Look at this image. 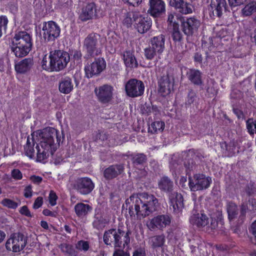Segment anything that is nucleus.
Here are the masks:
<instances>
[{
  "mask_svg": "<svg viewBox=\"0 0 256 256\" xmlns=\"http://www.w3.org/2000/svg\"><path fill=\"white\" fill-rule=\"evenodd\" d=\"M229 6L226 0H211L208 6V14L212 19L220 18L227 12H230V8L234 13L238 10V6L244 4L246 0H228Z\"/></svg>",
  "mask_w": 256,
  "mask_h": 256,
  "instance_id": "f03ea898",
  "label": "nucleus"
},
{
  "mask_svg": "<svg viewBox=\"0 0 256 256\" xmlns=\"http://www.w3.org/2000/svg\"><path fill=\"white\" fill-rule=\"evenodd\" d=\"M158 92L162 96H166L174 91V77L166 72L158 79Z\"/></svg>",
  "mask_w": 256,
  "mask_h": 256,
  "instance_id": "2eb2a0df",
  "label": "nucleus"
},
{
  "mask_svg": "<svg viewBox=\"0 0 256 256\" xmlns=\"http://www.w3.org/2000/svg\"><path fill=\"white\" fill-rule=\"evenodd\" d=\"M184 166L186 168V174L188 175V176H190L191 172L194 171L196 167L195 160L188 154L184 161Z\"/></svg>",
  "mask_w": 256,
  "mask_h": 256,
  "instance_id": "c9c22d12",
  "label": "nucleus"
},
{
  "mask_svg": "<svg viewBox=\"0 0 256 256\" xmlns=\"http://www.w3.org/2000/svg\"><path fill=\"white\" fill-rule=\"evenodd\" d=\"M228 34V32L226 28H222L219 30L216 31V36L219 38H223L226 36Z\"/></svg>",
  "mask_w": 256,
  "mask_h": 256,
  "instance_id": "e2e57ef3",
  "label": "nucleus"
},
{
  "mask_svg": "<svg viewBox=\"0 0 256 256\" xmlns=\"http://www.w3.org/2000/svg\"><path fill=\"white\" fill-rule=\"evenodd\" d=\"M171 218L168 214L158 215L153 218L150 224H170Z\"/></svg>",
  "mask_w": 256,
  "mask_h": 256,
  "instance_id": "e433bc0d",
  "label": "nucleus"
},
{
  "mask_svg": "<svg viewBox=\"0 0 256 256\" xmlns=\"http://www.w3.org/2000/svg\"><path fill=\"white\" fill-rule=\"evenodd\" d=\"M43 38L46 42H54L60 36V28L56 22L49 21L43 23Z\"/></svg>",
  "mask_w": 256,
  "mask_h": 256,
  "instance_id": "f8f14e48",
  "label": "nucleus"
},
{
  "mask_svg": "<svg viewBox=\"0 0 256 256\" xmlns=\"http://www.w3.org/2000/svg\"><path fill=\"white\" fill-rule=\"evenodd\" d=\"M8 20L6 16H0V38L3 33L6 34Z\"/></svg>",
  "mask_w": 256,
  "mask_h": 256,
  "instance_id": "49530a36",
  "label": "nucleus"
},
{
  "mask_svg": "<svg viewBox=\"0 0 256 256\" xmlns=\"http://www.w3.org/2000/svg\"><path fill=\"white\" fill-rule=\"evenodd\" d=\"M165 36L160 34L152 38L148 44L154 48L158 52V54H161L164 49Z\"/></svg>",
  "mask_w": 256,
  "mask_h": 256,
  "instance_id": "b1692460",
  "label": "nucleus"
},
{
  "mask_svg": "<svg viewBox=\"0 0 256 256\" xmlns=\"http://www.w3.org/2000/svg\"><path fill=\"white\" fill-rule=\"evenodd\" d=\"M180 28L182 32L188 38L194 35L200 26V21L196 17H180Z\"/></svg>",
  "mask_w": 256,
  "mask_h": 256,
  "instance_id": "9d476101",
  "label": "nucleus"
},
{
  "mask_svg": "<svg viewBox=\"0 0 256 256\" xmlns=\"http://www.w3.org/2000/svg\"><path fill=\"white\" fill-rule=\"evenodd\" d=\"M132 256H146V250L144 247H140L135 249Z\"/></svg>",
  "mask_w": 256,
  "mask_h": 256,
  "instance_id": "13d9d810",
  "label": "nucleus"
},
{
  "mask_svg": "<svg viewBox=\"0 0 256 256\" xmlns=\"http://www.w3.org/2000/svg\"><path fill=\"white\" fill-rule=\"evenodd\" d=\"M158 188L164 192L171 193L174 189L173 181L168 176H164L158 180Z\"/></svg>",
  "mask_w": 256,
  "mask_h": 256,
  "instance_id": "5701e85b",
  "label": "nucleus"
},
{
  "mask_svg": "<svg viewBox=\"0 0 256 256\" xmlns=\"http://www.w3.org/2000/svg\"><path fill=\"white\" fill-rule=\"evenodd\" d=\"M35 133L40 138V144H42L44 147H52L53 150H57L60 142H62L64 140L63 130L60 133L57 130L52 127L38 130Z\"/></svg>",
  "mask_w": 256,
  "mask_h": 256,
  "instance_id": "7ed1b4c3",
  "label": "nucleus"
},
{
  "mask_svg": "<svg viewBox=\"0 0 256 256\" xmlns=\"http://www.w3.org/2000/svg\"><path fill=\"white\" fill-rule=\"evenodd\" d=\"M165 127V124L162 121H156L152 123L151 126L148 128V132L152 134L158 133L163 131Z\"/></svg>",
  "mask_w": 256,
  "mask_h": 256,
  "instance_id": "a19ab883",
  "label": "nucleus"
},
{
  "mask_svg": "<svg viewBox=\"0 0 256 256\" xmlns=\"http://www.w3.org/2000/svg\"><path fill=\"white\" fill-rule=\"evenodd\" d=\"M159 206L158 200L154 196L142 192L130 196L123 204L122 209L128 210L130 216L136 214L141 218L156 211Z\"/></svg>",
  "mask_w": 256,
  "mask_h": 256,
  "instance_id": "f257e3e1",
  "label": "nucleus"
},
{
  "mask_svg": "<svg viewBox=\"0 0 256 256\" xmlns=\"http://www.w3.org/2000/svg\"><path fill=\"white\" fill-rule=\"evenodd\" d=\"M34 142L33 139L30 140L29 137L27 138L26 145L24 147V152L26 156L30 158L34 156L35 150L34 149Z\"/></svg>",
  "mask_w": 256,
  "mask_h": 256,
  "instance_id": "4c0bfd02",
  "label": "nucleus"
},
{
  "mask_svg": "<svg viewBox=\"0 0 256 256\" xmlns=\"http://www.w3.org/2000/svg\"><path fill=\"white\" fill-rule=\"evenodd\" d=\"M190 222L191 224H208L209 218L204 212L196 213L193 210Z\"/></svg>",
  "mask_w": 256,
  "mask_h": 256,
  "instance_id": "c756f323",
  "label": "nucleus"
},
{
  "mask_svg": "<svg viewBox=\"0 0 256 256\" xmlns=\"http://www.w3.org/2000/svg\"><path fill=\"white\" fill-rule=\"evenodd\" d=\"M11 176L13 178L16 180H20L22 178V174L18 169H14L12 170Z\"/></svg>",
  "mask_w": 256,
  "mask_h": 256,
  "instance_id": "052dcab7",
  "label": "nucleus"
},
{
  "mask_svg": "<svg viewBox=\"0 0 256 256\" xmlns=\"http://www.w3.org/2000/svg\"><path fill=\"white\" fill-rule=\"evenodd\" d=\"M58 88L62 93L64 94L70 93L74 88L72 78L68 76L62 78L59 82Z\"/></svg>",
  "mask_w": 256,
  "mask_h": 256,
  "instance_id": "c85d7f7f",
  "label": "nucleus"
},
{
  "mask_svg": "<svg viewBox=\"0 0 256 256\" xmlns=\"http://www.w3.org/2000/svg\"><path fill=\"white\" fill-rule=\"evenodd\" d=\"M246 128L248 132L250 135L256 134V120H254L252 118H249L246 122Z\"/></svg>",
  "mask_w": 256,
  "mask_h": 256,
  "instance_id": "de8ad7c7",
  "label": "nucleus"
},
{
  "mask_svg": "<svg viewBox=\"0 0 256 256\" xmlns=\"http://www.w3.org/2000/svg\"><path fill=\"white\" fill-rule=\"evenodd\" d=\"M241 13L244 17L249 16L254 14H256V0L252 1L246 4L241 10Z\"/></svg>",
  "mask_w": 256,
  "mask_h": 256,
  "instance_id": "72a5a7b5",
  "label": "nucleus"
},
{
  "mask_svg": "<svg viewBox=\"0 0 256 256\" xmlns=\"http://www.w3.org/2000/svg\"><path fill=\"white\" fill-rule=\"evenodd\" d=\"M188 80L194 85L200 86L202 84V73L198 70L192 68L186 72Z\"/></svg>",
  "mask_w": 256,
  "mask_h": 256,
  "instance_id": "a878e982",
  "label": "nucleus"
},
{
  "mask_svg": "<svg viewBox=\"0 0 256 256\" xmlns=\"http://www.w3.org/2000/svg\"><path fill=\"white\" fill-rule=\"evenodd\" d=\"M34 65L33 60L31 58H26L16 64L15 70L17 73L24 74L29 72Z\"/></svg>",
  "mask_w": 256,
  "mask_h": 256,
  "instance_id": "4be33fe9",
  "label": "nucleus"
},
{
  "mask_svg": "<svg viewBox=\"0 0 256 256\" xmlns=\"http://www.w3.org/2000/svg\"><path fill=\"white\" fill-rule=\"evenodd\" d=\"M113 88L108 84H104L96 88L94 92L98 100L102 104L109 102L112 98Z\"/></svg>",
  "mask_w": 256,
  "mask_h": 256,
  "instance_id": "a211bd4d",
  "label": "nucleus"
},
{
  "mask_svg": "<svg viewBox=\"0 0 256 256\" xmlns=\"http://www.w3.org/2000/svg\"><path fill=\"white\" fill-rule=\"evenodd\" d=\"M92 210V206L82 202L78 203L74 206L76 214L78 217L83 218L85 216L88 212H90Z\"/></svg>",
  "mask_w": 256,
  "mask_h": 256,
  "instance_id": "7c9ffc66",
  "label": "nucleus"
},
{
  "mask_svg": "<svg viewBox=\"0 0 256 256\" xmlns=\"http://www.w3.org/2000/svg\"><path fill=\"white\" fill-rule=\"evenodd\" d=\"M152 104L150 102H145L142 106L141 110L143 114L149 115L152 112Z\"/></svg>",
  "mask_w": 256,
  "mask_h": 256,
  "instance_id": "5fc2aeb1",
  "label": "nucleus"
},
{
  "mask_svg": "<svg viewBox=\"0 0 256 256\" xmlns=\"http://www.w3.org/2000/svg\"><path fill=\"white\" fill-rule=\"evenodd\" d=\"M210 224H222L224 223L222 212L216 210L211 214Z\"/></svg>",
  "mask_w": 256,
  "mask_h": 256,
  "instance_id": "a18cd8bd",
  "label": "nucleus"
},
{
  "mask_svg": "<svg viewBox=\"0 0 256 256\" xmlns=\"http://www.w3.org/2000/svg\"><path fill=\"white\" fill-rule=\"evenodd\" d=\"M112 256H130L129 252L122 250H116Z\"/></svg>",
  "mask_w": 256,
  "mask_h": 256,
  "instance_id": "774afa93",
  "label": "nucleus"
},
{
  "mask_svg": "<svg viewBox=\"0 0 256 256\" xmlns=\"http://www.w3.org/2000/svg\"><path fill=\"white\" fill-rule=\"evenodd\" d=\"M42 198L40 196L38 197L34 202L33 208L34 209L38 208L42 206Z\"/></svg>",
  "mask_w": 256,
  "mask_h": 256,
  "instance_id": "338daca9",
  "label": "nucleus"
},
{
  "mask_svg": "<svg viewBox=\"0 0 256 256\" xmlns=\"http://www.w3.org/2000/svg\"><path fill=\"white\" fill-rule=\"evenodd\" d=\"M123 23L128 28L134 24V28L140 34L148 32L152 27V21L148 16H144L138 12L130 11L125 14Z\"/></svg>",
  "mask_w": 256,
  "mask_h": 256,
  "instance_id": "20e7f679",
  "label": "nucleus"
},
{
  "mask_svg": "<svg viewBox=\"0 0 256 256\" xmlns=\"http://www.w3.org/2000/svg\"><path fill=\"white\" fill-rule=\"evenodd\" d=\"M194 62L198 63L200 64H202L204 60V63L207 64L208 59L210 58L208 51H205L204 52H196L194 54L193 56Z\"/></svg>",
  "mask_w": 256,
  "mask_h": 256,
  "instance_id": "58836bf2",
  "label": "nucleus"
},
{
  "mask_svg": "<svg viewBox=\"0 0 256 256\" xmlns=\"http://www.w3.org/2000/svg\"><path fill=\"white\" fill-rule=\"evenodd\" d=\"M1 203L4 206L9 208L16 209L20 204V202H16L10 199L6 198L2 201Z\"/></svg>",
  "mask_w": 256,
  "mask_h": 256,
  "instance_id": "09e8293b",
  "label": "nucleus"
},
{
  "mask_svg": "<svg viewBox=\"0 0 256 256\" xmlns=\"http://www.w3.org/2000/svg\"><path fill=\"white\" fill-rule=\"evenodd\" d=\"M122 59L127 68L132 69L138 66V62L134 54L130 50L124 52Z\"/></svg>",
  "mask_w": 256,
  "mask_h": 256,
  "instance_id": "cd10ccee",
  "label": "nucleus"
},
{
  "mask_svg": "<svg viewBox=\"0 0 256 256\" xmlns=\"http://www.w3.org/2000/svg\"><path fill=\"white\" fill-rule=\"evenodd\" d=\"M98 18L96 4L92 2L87 4L82 10L79 18L83 22Z\"/></svg>",
  "mask_w": 256,
  "mask_h": 256,
  "instance_id": "f3484780",
  "label": "nucleus"
},
{
  "mask_svg": "<svg viewBox=\"0 0 256 256\" xmlns=\"http://www.w3.org/2000/svg\"><path fill=\"white\" fill-rule=\"evenodd\" d=\"M236 142L232 140L228 143L222 142L220 143V148L223 154L225 156L231 157L234 155Z\"/></svg>",
  "mask_w": 256,
  "mask_h": 256,
  "instance_id": "bb28decb",
  "label": "nucleus"
},
{
  "mask_svg": "<svg viewBox=\"0 0 256 256\" xmlns=\"http://www.w3.org/2000/svg\"><path fill=\"white\" fill-rule=\"evenodd\" d=\"M212 178L203 174H196L193 177L188 176V186L191 191L202 190L209 188Z\"/></svg>",
  "mask_w": 256,
  "mask_h": 256,
  "instance_id": "6e6552de",
  "label": "nucleus"
},
{
  "mask_svg": "<svg viewBox=\"0 0 256 256\" xmlns=\"http://www.w3.org/2000/svg\"><path fill=\"white\" fill-rule=\"evenodd\" d=\"M124 166L122 164L110 166L104 172V176L107 180H112L124 172Z\"/></svg>",
  "mask_w": 256,
  "mask_h": 256,
  "instance_id": "aec40b11",
  "label": "nucleus"
},
{
  "mask_svg": "<svg viewBox=\"0 0 256 256\" xmlns=\"http://www.w3.org/2000/svg\"><path fill=\"white\" fill-rule=\"evenodd\" d=\"M144 84L136 78L129 80L125 84L124 88L126 95L130 98L140 96L144 94Z\"/></svg>",
  "mask_w": 256,
  "mask_h": 256,
  "instance_id": "4468645a",
  "label": "nucleus"
},
{
  "mask_svg": "<svg viewBox=\"0 0 256 256\" xmlns=\"http://www.w3.org/2000/svg\"><path fill=\"white\" fill-rule=\"evenodd\" d=\"M52 61V58H50V55L48 57H47L46 55H45L42 61V68L49 72H55V68H54V66Z\"/></svg>",
  "mask_w": 256,
  "mask_h": 256,
  "instance_id": "f704fd0d",
  "label": "nucleus"
},
{
  "mask_svg": "<svg viewBox=\"0 0 256 256\" xmlns=\"http://www.w3.org/2000/svg\"><path fill=\"white\" fill-rule=\"evenodd\" d=\"M181 4L178 12L182 14H188L192 13L194 6L190 3L183 0Z\"/></svg>",
  "mask_w": 256,
  "mask_h": 256,
  "instance_id": "79ce46f5",
  "label": "nucleus"
},
{
  "mask_svg": "<svg viewBox=\"0 0 256 256\" xmlns=\"http://www.w3.org/2000/svg\"><path fill=\"white\" fill-rule=\"evenodd\" d=\"M102 38L96 32L88 34L84 38L83 47L86 52V56L95 58L100 55L103 48Z\"/></svg>",
  "mask_w": 256,
  "mask_h": 256,
  "instance_id": "423d86ee",
  "label": "nucleus"
},
{
  "mask_svg": "<svg viewBox=\"0 0 256 256\" xmlns=\"http://www.w3.org/2000/svg\"><path fill=\"white\" fill-rule=\"evenodd\" d=\"M76 248L80 250L84 251H87L90 248V244L88 241L80 240L76 244Z\"/></svg>",
  "mask_w": 256,
  "mask_h": 256,
  "instance_id": "3c124183",
  "label": "nucleus"
},
{
  "mask_svg": "<svg viewBox=\"0 0 256 256\" xmlns=\"http://www.w3.org/2000/svg\"><path fill=\"white\" fill-rule=\"evenodd\" d=\"M164 242L165 237L163 234L154 236L149 239V244L154 249L162 248Z\"/></svg>",
  "mask_w": 256,
  "mask_h": 256,
  "instance_id": "473e14b6",
  "label": "nucleus"
},
{
  "mask_svg": "<svg viewBox=\"0 0 256 256\" xmlns=\"http://www.w3.org/2000/svg\"><path fill=\"white\" fill-rule=\"evenodd\" d=\"M106 64L104 58H96L90 64H88L84 67L86 76L91 78L98 76L106 68Z\"/></svg>",
  "mask_w": 256,
  "mask_h": 256,
  "instance_id": "ddd939ff",
  "label": "nucleus"
},
{
  "mask_svg": "<svg viewBox=\"0 0 256 256\" xmlns=\"http://www.w3.org/2000/svg\"><path fill=\"white\" fill-rule=\"evenodd\" d=\"M27 243V238L22 233H14L6 240V248L8 251L16 252L22 250Z\"/></svg>",
  "mask_w": 256,
  "mask_h": 256,
  "instance_id": "0eeeda50",
  "label": "nucleus"
},
{
  "mask_svg": "<svg viewBox=\"0 0 256 256\" xmlns=\"http://www.w3.org/2000/svg\"><path fill=\"white\" fill-rule=\"evenodd\" d=\"M254 185V182H250L246 185L245 191L248 196H252L256 191Z\"/></svg>",
  "mask_w": 256,
  "mask_h": 256,
  "instance_id": "6e6d98bb",
  "label": "nucleus"
},
{
  "mask_svg": "<svg viewBox=\"0 0 256 256\" xmlns=\"http://www.w3.org/2000/svg\"><path fill=\"white\" fill-rule=\"evenodd\" d=\"M40 148L38 144H36V147L37 150V160L40 162L48 158L50 154L53 155L56 150H53L52 148L48 146L44 147L42 144H40Z\"/></svg>",
  "mask_w": 256,
  "mask_h": 256,
  "instance_id": "393cba45",
  "label": "nucleus"
},
{
  "mask_svg": "<svg viewBox=\"0 0 256 256\" xmlns=\"http://www.w3.org/2000/svg\"><path fill=\"white\" fill-rule=\"evenodd\" d=\"M70 187L82 195H87L94 189V184L89 178H79L70 184Z\"/></svg>",
  "mask_w": 256,
  "mask_h": 256,
  "instance_id": "1a4fd4ad",
  "label": "nucleus"
},
{
  "mask_svg": "<svg viewBox=\"0 0 256 256\" xmlns=\"http://www.w3.org/2000/svg\"><path fill=\"white\" fill-rule=\"evenodd\" d=\"M50 58L52 62L55 72H59L64 70L70 60L69 54L62 50H54L50 52Z\"/></svg>",
  "mask_w": 256,
  "mask_h": 256,
  "instance_id": "9b49d317",
  "label": "nucleus"
},
{
  "mask_svg": "<svg viewBox=\"0 0 256 256\" xmlns=\"http://www.w3.org/2000/svg\"><path fill=\"white\" fill-rule=\"evenodd\" d=\"M196 98V94L195 92L192 89H190L188 94L187 99L185 102L186 106H190L194 102Z\"/></svg>",
  "mask_w": 256,
  "mask_h": 256,
  "instance_id": "8fccbe9b",
  "label": "nucleus"
},
{
  "mask_svg": "<svg viewBox=\"0 0 256 256\" xmlns=\"http://www.w3.org/2000/svg\"><path fill=\"white\" fill-rule=\"evenodd\" d=\"M19 212L22 215L28 217H32L30 212L26 206H22L19 210Z\"/></svg>",
  "mask_w": 256,
  "mask_h": 256,
  "instance_id": "69168bd1",
  "label": "nucleus"
},
{
  "mask_svg": "<svg viewBox=\"0 0 256 256\" xmlns=\"http://www.w3.org/2000/svg\"><path fill=\"white\" fill-rule=\"evenodd\" d=\"M172 36L175 42H180L182 40V34L180 30H172Z\"/></svg>",
  "mask_w": 256,
  "mask_h": 256,
  "instance_id": "864d4df0",
  "label": "nucleus"
},
{
  "mask_svg": "<svg viewBox=\"0 0 256 256\" xmlns=\"http://www.w3.org/2000/svg\"><path fill=\"white\" fill-rule=\"evenodd\" d=\"M94 218L93 224H106L107 222L100 212L96 213Z\"/></svg>",
  "mask_w": 256,
  "mask_h": 256,
  "instance_id": "603ef678",
  "label": "nucleus"
},
{
  "mask_svg": "<svg viewBox=\"0 0 256 256\" xmlns=\"http://www.w3.org/2000/svg\"><path fill=\"white\" fill-rule=\"evenodd\" d=\"M226 210L230 220L234 218L238 214L237 206L232 202H229L227 203Z\"/></svg>",
  "mask_w": 256,
  "mask_h": 256,
  "instance_id": "ea45409f",
  "label": "nucleus"
},
{
  "mask_svg": "<svg viewBox=\"0 0 256 256\" xmlns=\"http://www.w3.org/2000/svg\"><path fill=\"white\" fill-rule=\"evenodd\" d=\"M170 206H172L175 213L180 212L184 208V198L182 194L177 192L172 194L170 197Z\"/></svg>",
  "mask_w": 256,
  "mask_h": 256,
  "instance_id": "412c9836",
  "label": "nucleus"
},
{
  "mask_svg": "<svg viewBox=\"0 0 256 256\" xmlns=\"http://www.w3.org/2000/svg\"><path fill=\"white\" fill-rule=\"evenodd\" d=\"M183 0H170L168 4L170 6L174 8L177 12L180 6L181 3L182 2Z\"/></svg>",
  "mask_w": 256,
  "mask_h": 256,
  "instance_id": "bf43d9fd",
  "label": "nucleus"
},
{
  "mask_svg": "<svg viewBox=\"0 0 256 256\" xmlns=\"http://www.w3.org/2000/svg\"><path fill=\"white\" fill-rule=\"evenodd\" d=\"M188 154H190L194 159L198 158L200 160H202V158H204L202 154L194 152V150H190Z\"/></svg>",
  "mask_w": 256,
  "mask_h": 256,
  "instance_id": "680f3d73",
  "label": "nucleus"
},
{
  "mask_svg": "<svg viewBox=\"0 0 256 256\" xmlns=\"http://www.w3.org/2000/svg\"><path fill=\"white\" fill-rule=\"evenodd\" d=\"M118 234L115 229H111L106 232L104 236V241L106 245L112 246L114 247H121L122 242L121 240V235L123 236L124 232H122L118 228Z\"/></svg>",
  "mask_w": 256,
  "mask_h": 256,
  "instance_id": "dca6fc26",
  "label": "nucleus"
},
{
  "mask_svg": "<svg viewBox=\"0 0 256 256\" xmlns=\"http://www.w3.org/2000/svg\"><path fill=\"white\" fill-rule=\"evenodd\" d=\"M58 196L53 191H50L49 194V200L50 203L52 206H54L56 204V200Z\"/></svg>",
  "mask_w": 256,
  "mask_h": 256,
  "instance_id": "0e129e2a",
  "label": "nucleus"
},
{
  "mask_svg": "<svg viewBox=\"0 0 256 256\" xmlns=\"http://www.w3.org/2000/svg\"><path fill=\"white\" fill-rule=\"evenodd\" d=\"M132 164L134 166H143L147 162V156L143 153H137L130 155Z\"/></svg>",
  "mask_w": 256,
  "mask_h": 256,
  "instance_id": "2f4dec72",
  "label": "nucleus"
},
{
  "mask_svg": "<svg viewBox=\"0 0 256 256\" xmlns=\"http://www.w3.org/2000/svg\"><path fill=\"white\" fill-rule=\"evenodd\" d=\"M82 53L80 50H75L73 52L72 59L76 61V64H80L82 62Z\"/></svg>",
  "mask_w": 256,
  "mask_h": 256,
  "instance_id": "4d7b16f0",
  "label": "nucleus"
},
{
  "mask_svg": "<svg viewBox=\"0 0 256 256\" xmlns=\"http://www.w3.org/2000/svg\"><path fill=\"white\" fill-rule=\"evenodd\" d=\"M62 251L68 254V256H76V252L72 245L67 244H62L60 245Z\"/></svg>",
  "mask_w": 256,
  "mask_h": 256,
  "instance_id": "37998d69",
  "label": "nucleus"
},
{
  "mask_svg": "<svg viewBox=\"0 0 256 256\" xmlns=\"http://www.w3.org/2000/svg\"><path fill=\"white\" fill-rule=\"evenodd\" d=\"M12 44L11 50L16 56H25L32 50V43L31 36L26 32H19L15 34Z\"/></svg>",
  "mask_w": 256,
  "mask_h": 256,
  "instance_id": "39448f33",
  "label": "nucleus"
},
{
  "mask_svg": "<svg viewBox=\"0 0 256 256\" xmlns=\"http://www.w3.org/2000/svg\"><path fill=\"white\" fill-rule=\"evenodd\" d=\"M157 54H158V52L149 44L148 46L144 50V56L148 60H153Z\"/></svg>",
  "mask_w": 256,
  "mask_h": 256,
  "instance_id": "c03bdc74",
  "label": "nucleus"
},
{
  "mask_svg": "<svg viewBox=\"0 0 256 256\" xmlns=\"http://www.w3.org/2000/svg\"><path fill=\"white\" fill-rule=\"evenodd\" d=\"M149 5L148 12L154 17H158L166 12L165 4L162 0H149Z\"/></svg>",
  "mask_w": 256,
  "mask_h": 256,
  "instance_id": "6ab92c4d",
  "label": "nucleus"
}]
</instances>
